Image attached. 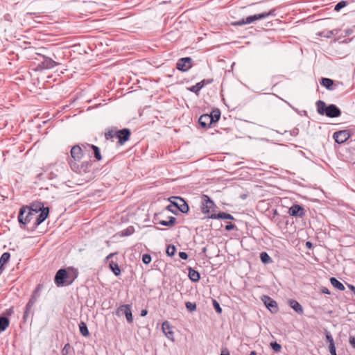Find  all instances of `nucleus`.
<instances>
[{
  "instance_id": "1",
  "label": "nucleus",
  "mask_w": 355,
  "mask_h": 355,
  "mask_svg": "<svg viewBox=\"0 0 355 355\" xmlns=\"http://www.w3.org/2000/svg\"><path fill=\"white\" fill-rule=\"evenodd\" d=\"M28 206V210L36 216L35 220L33 223L31 231H34L40 224H42L49 215V207H45L44 202L40 201H33Z\"/></svg>"
},
{
  "instance_id": "2",
  "label": "nucleus",
  "mask_w": 355,
  "mask_h": 355,
  "mask_svg": "<svg viewBox=\"0 0 355 355\" xmlns=\"http://www.w3.org/2000/svg\"><path fill=\"white\" fill-rule=\"evenodd\" d=\"M317 112L320 115H325L329 118H336L341 115L340 108L334 104L327 105L325 102L318 100L316 102Z\"/></svg>"
},
{
  "instance_id": "3",
  "label": "nucleus",
  "mask_w": 355,
  "mask_h": 355,
  "mask_svg": "<svg viewBox=\"0 0 355 355\" xmlns=\"http://www.w3.org/2000/svg\"><path fill=\"white\" fill-rule=\"evenodd\" d=\"M28 206H23L19 209V214H18V221L20 224L21 228L25 229V225L30 223L31 220L36 218V216L31 212L30 210H28Z\"/></svg>"
},
{
  "instance_id": "4",
  "label": "nucleus",
  "mask_w": 355,
  "mask_h": 355,
  "mask_svg": "<svg viewBox=\"0 0 355 355\" xmlns=\"http://www.w3.org/2000/svg\"><path fill=\"white\" fill-rule=\"evenodd\" d=\"M78 162H79L69 161V164L73 171L80 175L85 174L89 171L92 166L91 161L83 162L80 164Z\"/></svg>"
},
{
  "instance_id": "5",
  "label": "nucleus",
  "mask_w": 355,
  "mask_h": 355,
  "mask_svg": "<svg viewBox=\"0 0 355 355\" xmlns=\"http://www.w3.org/2000/svg\"><path fill=\"white\" fill-rule=\"evenodd\" d=\"M69 273L65 268L59 269L55 275L54 282L57 286H63L67 285L68 280Z\"/></svg>"
},
{
  "instance_id": "6",
  "label": "nucleus",
  "mask_w": 355,
  "mask_h": 355,
  "mask_svg": "<svg viewBox=\"0 0 355 355\" xmlns=\"http://www.w3.org/2000/svg\"><path fill=\"white\" fill-rule=\"evenodd\" d=\"M171 202H172L173 207L176 210L180 211L183 214H186L189 211V207L186 201L181 197H171L169 198Z\"/></svg>"
},
{
  "instance_id": "7",
  "label": "nucleus",
  "mask_w": 355,
  "mask_h": 355,
  "mask_svg": "<svg viewBox=\"0 0 355 355\" xmlns=\"http://www.w3.org/2000/svg\"><path fill=\"white\" fill-rule=\"evenodd\" d=\"M193 65V59L190 57L180 58L176 63V69L180 71H187Z\"/></svg>"
},
{
  "instance_id": "8",
  "label": "nucleus",
  "mask_w": 355,
  "mask_h": 355,
  "mask_svg": "<svg viewBox=\"0 0 355 355\" xmlns=\"http://www.w3.org/2000/svg\"><path fill=\"white\" fill-rule=\"evenodd\" d=\"M216 207V205L207 195L204 194L202 196L201 210L203 214H208L211 211H214Z\"/></svg>"
},
{
  "instance_id": "9",
  "label": "nucleus",
  "mask_w": 355,
  "mask_h": 355,
  "mask_svg": "<svg viewBox=\"0 0 355 355\" xmlns=\"http://www.w3.org/2000/svg\"><path fill=\"white\" fill-rule=\"evenodd\" d=\"M261 301L266 307L270 311L271 313H277L279 311V307L277 302L268 295H263L261 297Z\"/></svg>"
},
{
  "instance_id": "10",
  "label": "nucleus",
  "mask_w": 355,
  "mask_h": 355,
  "mask_svg": "<svg viewBox=\"0 0 355 355\" xmlns=\"http://www.w3.org/2000/svg\"><path fill=\"white\" fill-rule=\"evenodd\" d=\"M131 304L121 305L116 311V315L121 316L124 314L128 323H132L133 321L132 313L131 311Z\"/></svg>"
},
{
  "instance_id": "11",
  "label": "nucleus",
  "mask_w": 355,
  "mask_h": 355,
  "mask_svg": "<svg viewBox=\"0 0 355 355\" xmlns=\"http://www.w3.org/2000/svg\"><path fill=\"white\" fill-rule=\"evenodd\" d=\"M130 135L131 130L127 128L117 130L115 132V137L118 139V143L121 146L130 139Z\"/></svg>"
},
{
  "instance_id": "12",
  "label": "nucleus",
  "mask_w": 355,
  "mask_h": 355,
  "mask_svg": "<svg viewBox=\"0 0 355 355\" xmlns=\"http://www.w3.org/2000/svg\"><path fill=\"white\" fill-rule=\"evenodd\" d=\"M351 135V131L349 130H343L336 131L333 135V138L335 141L339 144L345 143Z\"/></svg>"
},
{
  "instance_id": "13",
  "label": "nucleus",
  "mask_w": 355,
  "mask_h": 355,
  "mask_svg": "<svg viewBox=\"0 0 355 355\" xmlns=\"http://www.w3.org/2000/svg\"><path fill=\"white\" fill-rule=\"evenodd\" d=\"M37 300V297L31 295V297L25 306V310H24V315H23L24 322L27 321L28 318L31 314L33 315V311H32V309L34 306Z\"/></svg>"
},
{
  "instance_id": "14",
  "label": "nucleus",
  "mask_w": 355,
  "mask_h": 355,
  "mask_svg": "<svg viewBox=\"0 0 355 355\" xmlns=\"http://www.w3.org/2000/svg\"><path fill=\"white\" fill-rule=\"evenodd\" d=\"M84 148L80 147L79 145L73 146L70 151L72 159L69 161L80 162L83 155Z\"/></svg>"
},
{
  "instance_id": "15",
  "label": "nucleus",
  "mask_w": 355,
  "mask_h": 355,
  "mask_svg": "<svg viewBox=\"0 0 355 355\" xmlns=\"http://www.w3.org/2000/svg\"><path fill=\"white\" fill-rule=\"evenodd\" d=\"M288 214L291 216L302 217L305 214V210L302 205L296 204L289 208Z\"/></svg>"
},
{
  "instance_id": "16",
  "label": "nucleus",
  "mask_w": 355,
  "mask_h": 355,
  "mask_svg": "<svg viewBox=\"0 0 355 355\" xmlns=\"http://www.w3.org/2000/svg\"><path fill=\"white\" fill-rule=\"evenodd\" d=\"M173 327L171 325L170 322L167 320L163 322L162 324V329L164 335L169 340L174 341V331H173Z\"/></svg>"
},
{
  "instance_id": "17",
  "label": "nucleus",
  "mask_w": 355,
  "mask_h": 355,
  "mask_svg": "<svg viewBox=\"0 0 355 355\" xmlns=\"http://www.w3.org/2000/svg\"><path fill=\"white\" fill-rule=\"evenodd\" d=\"M82 146H83L85 151H90V150H92V155L96 160L100 161L102 159L101 150L98 146L89 144H83Z\"/></svg>"
},
{
  "instance_id": "18",
  "label": "nucleus",
  "mask_w": 355,
  "mask_h": 355,
  "mask_svg": "<svg viewBox=\"0 0 355 355\" xmlns=\"http://www.w3.org/2000/svg\"><path fill=\"white\" fill-rule=\"evenodd\" d=\"M212 82L213 79H203L200 82L196 83L195 85L189 87L188 89L198 95L200 89L203 88L204 86L209 85L212 83Z\"/></svg>"
},
{
  "instance_id": "19",
  "label": "nucleus",
  "mask_w": 355,
  "mask_h": 355,
  "mask_svg": "<svg viewBox=\"0 0 355 355\" xmlns=\"http://www.w3.org/2000/svg\"><path fill=\"white\" fill-rule=\"evenodd\" d=\"M44 60L39 64V67L44 69H50L59 64L49 57L44 56Z\"/></svg>"
},
{
  "instance_id": "20",
  "label": "nucleus",
  "mask_w": 355,
  "mask_h": 355,
  "mask_svg": "<svg viewBox=\"0 0 355 355\" xmlns=\"http://www.w3.org/2000/svg\"><path fill=\"white\" fill-rule=\"evenodd\" d=\"M324 334H325L326 340L327 343H329V350L331 355L336 354V349L335 343H334V340L333 338L332 335L327 329L324 330Z\"/></svg>"
},
{
  "instance_id": "21",
  "label": "nucleus",
  "mask_w": 355,
  "mask_h": 355,
  "mask_svg": "<svg viewBox=\"0 0 355 355\" xmlns=\"http://www.w3.org/2000/svg\"><path fill=\"white\" fill-rule=\"evenodd\" d=\"M208 218L211 219H227V220H234L232 215L225 212H219L218 214H211L208 216Z\"/></svg>"
},
{
  "instance_id": "22",
  "label": "nucleus",
  "mask_w": 355,
  "mask_h": 355,
  "mask_svg": "<svg viewBox=\"0 0 355 355\" xmlns=\"http://www.w3.org/2000/svg\"><path fill=\"white\" fill-rule=\"evenodd\" d=\"M320 83L328 90L332 91L336 89V85L332 79L329 78H322Z\"/></svg>"
},
{
  "instance_id": "23",
  "label": "nucleus",
  "mask_w": 355,
  "mask_h": 355,
  "mask_svg": "<svg viewBox=\"0 0 355 355\" xmlns=\"http://www.w3.org/2000/svg\"><path fill=\"white\" fill-rule=\"evenodd\" d=\"M67 270L69 273L68 280L69 282L67 283V285H71L73 282L78 277V270L76 268L73 267H69L67 268Z\"/></svg>"
},
{
  "instance_id": "24",
  "label": "nucleus",
  "mask_w": 355,
  "mask_h": 355,
  "mask_svg": "<svg viewBox=\"0 0 355 355\" xmlns=\"http://www.w3.org/2000/svg\"><path fill=\"white\" fill-rule=\"evenodd\" d=\"M254 21H256L254 19V15H250V16L247 17L246 18H242V19H239V21L234 22L233 25L236 26H244L246 24H252Z\"/></svg>"
},
{
  "instance_id": "25",
  "label": "nucleus",
  "mask_w": 355,
  "mask_h": 355,
  "mask_svg": "<svg viewBox=\"0 0 355 355\" xmlns=\"http://www.w3.org/2000/svg\"><path fill=\"white\" fill-rule=\"evenodd\" d=\"M198 123L200 125L204 128H209L212 124L208 114L201 115L198 119Z\"/></svg>"
},
{
  "instance_id": "26",
  "label": "nucleus",
  "mask_w": 355,
  "mask_h": 355,
  "mask_svg": "<svg viewBox=\"0 0 355 355\" xmlns=\"http://www.w3.org/2000/svg\"><path fill=\"white\" fill-rule=\"evenodd\" d=\"M288 304L297 313L300 315L304 313L302 306L295 300H289Z\"/></svg>"
},
{
  "instance_id": "27",
  "label": "nucleus",
  "mask_w": 355,
  "mask_h": 355,
  "mask_svg": "<svg viewBox=\"0 0 355 355\" xmlns=\"http://www.w3.org/2000/svg\"><path fill=\"white\" fill-rule=\"evenodd\" d=\"M275 11H276V9L273 8V9L270 10L268 12H263L261 13L255 14V15H254V19H255V21L261 20V19H264L270 16H274V15H275Z\"/></svg>"
},
{
  "instance_id": "28",
  "label": "nucleus",
  "mask_w": 355,
  "mask_h": 355,
  "mask_svg": "<svg viewBox=\"0 0 355 355\" xmlns=\"http://www.w3.org/2000/svg\"><path fill=\"white\" fill-rule=\"evenodd\" d=\"M10 259V254L9 252H4L0 257V275L4 270V266L9 261Z\"/></svg>"
},
{
  "instance_id": "29",
  "label": "nucleus",
  "mask_w": 355,
  "mask_h": 355,
  "mask_svg": "<svg viewBox=\"0 0 355 355\" xmlns=\"http://www.w3.org/2000/svg\"><path fill=\"white\" fill-rule=\"evenodd\" d=\"M188 270H189L188 276H189V278L191 279V281H192L193 282H198L200 279V275L199 272L194 270L191 267H189L188 268Z\"/></svg>"
},
{
  "instance_id": "30",
  "label": "nucleus",
  "mask_w": 355,
  "mask_h": 355,
  "mask_svg": "<svg viewBox=\"0 0 355 355\" xmlns=\"http://www.w3.org/2000/svg\"><path fill=\"white\" fill-rule=\"evenodd\" d=\"M329 280L331 285L338 290L343 291L345 289L343 284L338 280L336 277H331Z\"/></svg>"
},
{
  "instance_id": "31",
  "label": "nucleus",
  "mask_w": 355,
  "mask_h": 355,
  "mask_svg": "<svg viewBox=\"0 0 355 355\" xmlns=\"http://www.w3.org/2000/svg\"><path fill=\"white\" fill-rule=\"evenodd\" d=\"M209 117L212 123L217 122L220 117V112L218 109L214 110L209 114Z\"/></svg>"
},
{
  "instance_id": "32",
  "label": "nucleus",
  "mask_w": 355,
  "mask_h": 355,
  "mask_svg": "<svg viewBox=\"0 0 355 355\" xmlns=\"http://www.w3.org/2000/svg\"><path fill=\"white\" fill-rule=\"evenodd\" d=\"M109 268L116 276H119L121 274V269L119 264L116 262L111 261L109 263Z\"/></svg>"
},
{
  "instance_id": "33",
  "label": "nucleus",
  "mask_w": 355,
  "mask_h": 355,
  "mask_svg": "<svg viewBox=\"0 0 355 355\" xmlns=\"http://www.w3.org/2000/svg\"><path fill=\"white\" fill-rule=\"evenodd\" d=\"M10 320L6 316H0V332L4 331L9 326Z\"/></svg>"
},
{
  "instance_id": "34",
  "label": "nucleus",
  "mask_w": 355,
  "mask_h": 355,
  "mask_svg": "<svg viewBox=\"0 0 355 355\" xmlns=\"http://www.w3.org/2000/svg\"><path fill=\"white\" fill-rule=\"evenodd\" d=\"M79 330L80 333L85 337H87L89 336V332L87 328L86 323L83 321H80L79 323Z\"/></svg>"
},
{
  "instance_id": "35",
  "label": "nucleus",
  "mask_w": 355,
  "mask_h": 355,
  "mask_svg": "<svg viewBox=\"0 0 355 355\" xmlns=\"http://www.w3.org/2000/svg\"><path fill=\"white\" fill-rule=\"evenodd\" d=\"M260 259H261V262L264 264H269V263H272V258L266 252H262L260 254Z\"/></svg>"
},
{
  "instance_id": "36",
  "label": "nucleus",
  "mask_w": 355,
  "mask_h": 355,
  "mask_svg": "<svg viewBox=\"0 0 355 355\" xmlns=\"http://www.w3.org/2000/svg\"><path fill=\"white\" fill-rule=\"evenodd\" d=\"M117 130L116 128L109 129L105 133V137L107 140L112 139L115 137V132H116Z\"/></svg>"
},
{
  "instance_id": "37",
  "label": "nucleus",
  "mask_w": 355,
  "mask_h": 355,
  "mask_svg": "<svg viewBox=\"0 0 355 355\" xmlns=\"http://www.w3.org/2000/svg\"><path fill=\"white\" fill-rule=\"evenodd\" d=\"M43 288V285L41 284H37L36 288L33 291L31 295L38 298L40 295V293Z\"/></svg>"
},
{
  "instance_id": "38",
  "label": "nucleus",
  "mask_w": 355,
  "mask_h": 355,
  "mask_svg": "<svg viewBox=\"0 0 355 355\" xmlns=\"http://www.w3.org/2000/svg\"><path fill=\"white\" fill-rule=\"evenodd\" d=\"M176 252V248L173 245H168L166 248V253L169 257H173Z\"/></svg>"
},
{
  "instance_id": "39",
  "label": "nucleus",
  "mask_w": 355,
  "mask_h": 355,
  "mask_svg": "<svg viewBox=\"0 0 355 355\" xmlns=\"http://www.w3.org/2000/svg\"><path fill=\"white\" fill-rule=\"evenodd\" d=\"M185 306L187 311L190 313H192L196 310V304L194 302H187L185 303Z\"/></svg>"
},
{
  "instance_id": "40",
  "label": "nucleus",
  "mask_w": 355,
  "mask_h": 355,
  "mask_svg": "<svg viewBox=\"0 0 355 355\" xmlns=\"http://www.w3.org/2000/svg\"><path fill=\"white\" fill-rule=\"evenodd\" d=\"M135 232V229L132 226L128 227L125 230L121 232V236H128L132 234Z\"/></svg>"
},
{
  "instance_id": "41",
  "label": "nucleus",
  "mask_w": 355,
  "mask_h": 355,
  "mask_svg": "<svg viewBox=\"0 0 355 355\" xmlns=\"http://www.w3.org/2000/svg\"><path fill=\"white\" fill-rule=\"evenodd\" d=\"M212 305L217 313L220 314L222 313V308L220 307V304L215 299H212Z\"/></svg>"
},
{
  "instance_id": "42",
  "label": "nucleus",
  "mask_w": 355,
  "mask_h": 355,
  "mask_svg": "<svg viewBox=\"0 0 355 355\" xmlns=\"http://www.w3.org/2000/svg\"><path fill=\"white\" fill-rule=\"evenodd\" d=\"M154 220L156 221V223H157V224H159V225H164V226H168L169 227V223H168V220H160L159 217V214H156L155 216Z\"/></svg>"
},
{
  "instance_id": "43",
  "label": "nucleus",
  "mask_w": 355,
  "mask_h": 355,
  "mask_svg": "<svg viewBox=\"0 0 355 355\" xmlns=\"http://www.w3.org/2000/svg\"><path fill=\"white\" fill-rule=\"evenodd\" d=\"M270 345L275 352H279L282 349V345L277 342H271Z\"/></svg>"
},
{
  "instance_id": "44",
  "label": "nucleus",
  "mask_w": 355,
  "mask_h": 355,
  "mask_svg": "<svg viewBox=\"0 0 355 355\" xmlns=\"http://www.w3.org/2000/svg\"><path fill=\"white\" fill-rule=\"evenodd\" d=\"M346 6L347 2L345 1H340L335 6L334 10L338 12Z\"/></svg>"
},
{
  "instance_id": "45",
  "label": "nucleus",
  "mask_w": 355,
  "mask_h": 355,
  "mask_svg": "<svg viewBox=\"0 0 355 355\" xmlns=\"http://www.w3.org/2000/svg\"><path fill=\"white\" fill-rule=\"evenodd\" d=\"M70 349H71L70 344L69 343L65 344L63 349L61 351L62 355H68L69 353Z\"/></svg>"
},
{
  "instance_id": "46",
  "label": "nucleus",
  "mask_w": 355,
  "mask_h": 355,
  "mask_svg": "<svg viewBox=\"0 0 355 355\" xmlns=\"http://www.w3.org/2000/svg\"><path fill=\"white\" fill-rule=\"evenodd\" d=\"M142 261L144 264H148L151 261V256L148 254H144L142 256Z\"/></svg>"
},
{
  "instance_id": "47",
  "label": "nucleus",
  "mask_w": 355,
  "mask_h": 355,
  "mask_svg": "<svg viewBox=\"0 0 355 355\" xmlns=\"http://www.w3.org/2000/svg\"><path fill=\"white\" fill-rule=\"evenodd\" d=\"M173 207H173V205L172 202H171V204H170V205H168L166 207V209L168 211H171V213H173V214H174L177 215V214H178V211H177L176 209H173Z\"/></svg>"
},
{
  "instance_id": "48",
  "label": "nucleus",
  "mask_w": 355,
  "mask_h": 355,
  "mask_svg": "<svg viewBox=\"0 0 355 355\" xmlns=\"http://www.w3.org/2000/svg\"><path fill=\"white\" fill-rule=\"evenodd\" d=\"M236 228V225L232 223H227V224L225 226V230L227 231H230L232 230H234Z\"/></svg>"
},
{
  "instance_id": "49",
  "label": "nucleus",
  "mask_w": 355,
  "mask_h": 355,
  "mask_svg": "<svg viewBox=\"0 0 355 355\" xmlns=\"http://www.w3.org/2000/svg\"><path fill=\"white\" fill-rule=\"evenodd\" d=\"M168 222L169 223V227L173 226L175 224L176 218L173 216H169Z\"/></svg>"
},
{
  "instance_id": "50",
  "label": "nucleus",
  "mask_w": 355,
  "mask_h": 355,
  "mask_svg": "<svg viewBox=\"0 0 355 355\" xmlns=\"http://www.w3.org/2000/svg\"><path fill=\"white\" fill-rule=\"evenodd\" d=\"M179 257L180 259H182L183 260H187L188 259V254L185 252H180Z\"/></svg>"
},
{
  "instance_id": "51",
  "label": "nucleus",
  "mask_w": 355,
  "mask_h": 355,
  "mask_svg": "<svg viewBox=\"0 0 355 355\" xmlns=\"http://www.w3.org/2000/svg\"><path fill=\"white\" fill-rule=\"evenodd\" d=\"M349 341L351 346L355 349V336H350Z\"/></svg>"
},
{
  "instance_id": "52",
  "label": "nucleus",
  "mask_w": 355,
  "mask_h": 355,
  "mask_svg": "<svg viewBox=\"0 0 355 355\" xmlns=\"http://www.w3.org/2000/svg\"><path fill=\"white\" fill-rule=\"evenodd\" d=\"M299 134V129L298 128H293L291 131V135L293 137H295L297 136V135Z\"/></svg>"
},
{
  "instance_id": "53",
  "label": "nucleus",
  "mask_w": 355,
  "mask_h": 355,
  "mask_svg": "<svg viewBox=\"0 0 355 355\" xmlns=\"http://www.w3.org/2000/svg\"><path fill=\"white\" fill-rule=\"evenodd\" d=\"M14 313V310H13V308L11 307V308H9L8 309L6 310V312L5 313L7 315H11L12 314H13Z\"/></svg>"
},
{
  "instance_id": "54",
  "label": "nucleus",
  "mask_w": 355,
  "mask_h": 355,
  "mask_svg": "<svg viewBox=\"0 0 355 355\" xmlns=\"http://www.w3.org/2000/svg\"><path fill=\"white\" fill-rule=\"evenodd\" d=\"M220 355H230V351L227 348H224L222 349Z\"/></svg>"
},
{
  "instance_id": "55",
  "label": "nucleus",
  "mask_w": 355,
  "mask_h": 355,
  "mask_svg": "<svg viewBox=\"0 0 355 355\" xmlns=\"http://www.w3.org/2000/svg\"><path fill=\"white\" fill-rule=\"evenodd\" d=\"M305 246L308 249H312L313 247V243L311 241H306L305 243Z\"/></svg>"
},
{
  "instance_id": "56",
  "label": "nucleus",
  "mask_w": 355,
  "mask_h": 355,
  "mask_svg": "<svg viewBox=\"0 0 355 355\" xmlns=\"http://www.w3.org/2000/svg\"><path fill=\"white\" fill-rule=\"evenodd\" d=\"M321 292L322 293H324V294H328L329 295L330 294V291H329V289L326 287H322V289H321Z\"/></svg>"
},
{
  "instance_id": "57",
  "label": "nucleus",
  "mask_w": 355,
  "mask_h": 355,
  "mask_svg": "<svg viewBox=\"0 0 355 355\" xmlns=\"http://www.w3.org/2000/svg\"><path fill=\"white\" fill-rule=\"evenodd\" d=\"M349 288L354 293V294L355 295V286L354 285H352V284H348L347 285Z\"/></svg>"
},
{
  "instance_id": "58",
  "label": "nucleus",
  "mask_w": 355,
  "mask_h": 355,
  "mask_svg": "<svg viewBox=\"0 0 355 355\" xmlns=\"http://www.w3.org/2000/svg\"><path fill=\"white\" fill-rule=\"evenodd\" d=\"M148 314V311L146 309H143L141 311V316H146Z\"/></svg>"
},
{
  "instance_id": "59",
  "label": "nucleus",
  "mask_w": 355,
  "mask_h": 355,
  "mask_svg": "<svg viewBox=\"0 0 355 355\" xmlns=\"http://www.w3.org/2000/svg\"><path fill=\"white\" fill-rule=\"evenodd\" d=\"M113 255H114V254L111 253V254H110L106 257V259H110V257H112Z\"/></svg>"
},
{
  "instance_id": "60",
  "label": "nucleus",
  "mask_w": 355,
  "mask_h": 355,
  "mask_svg": "<svg viewBox=\"0 0 355 355\" xmlns=\"http://www.w3.org/2000/svg\"><path fill=\"white\" fill-rule=\"evenodd\" d=\"M207 251V248H203L202 250V252H205Z\"/></svg>"
}]
</instances>
